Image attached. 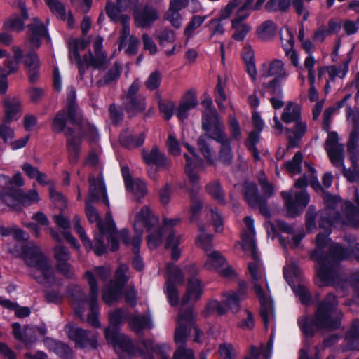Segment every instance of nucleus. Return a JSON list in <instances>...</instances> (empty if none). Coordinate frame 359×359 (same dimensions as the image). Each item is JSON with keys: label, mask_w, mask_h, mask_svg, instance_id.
<instances>
[{"label": "nucleus", "mask_w": 359, "mask_h": 359, "mask_svg": "<svg viewBox=\"0 0 359 359\" xmlns=\"http://www.w3.org/2000/svg\"><path fill=\"white\" fill-rule=\"evenodd\" d=\"M359 138V131L354 128L350 135V140L348 142V152L350 156V160L353 165H355L358 162V141Z\"/></svg>", "instance_id": "603ef678"}, {"label": "nucleus", "mask_w": 359, "mask_h": 359, "mask_svg": "<svg viewBox=\"0 0 359 359\" xmlns=\"http://www.w3.org/2000/svg\"><path fill=\"white\" fill-rule=\"evenodd\" d=\"M291 4H292L291 0H268L264 5V8L269 13H285Z\"/></svg>", "instance_id": "3c124183"}, {"label": "nucleus", "mask_w": 359, "mask_h": 359, "mask_svg": "<svg viewBox=\"0 0 359 359\" xmlns=\"http://www.w3.org/2000/svg\"><path fill=\"white\" fill-rule=\"evenodd\" d=\"M245 20V16L240 18L235 17L231 21V27L234 31L232 38L236 41H243L252 29L249 24L244 22Z\"/></svg>", "instance_id": "f704fd0d"}, {"label": "nucleus", "mask_w": 359, "mask_h": 359, "mask_svg": "<svg viewBox=\"0 0 359 359\" xmlns=\"http://www.w3.org/2000/svg\"><path fill=\"white\" fill-rule=\"evenodd\" d=\"M248 284L242 280L239 282L238 291H226L222 294V302L217 300L210 302L206 306L205 312L210 314L212 312H217L219 315H224L229 310L233 313H238L240 310V302L244 300L247 296Z\"/></svg>", "instance_id": "1a4fd4ad"}, {"label": "nucleus", "mask_w": 359, "mask_h": 359, "mask_svg": "<svg viewBox=\"0 0 359 359\" xmlns=\"http://www.w3.org/2000/svg\"><path fill=\"white\" fill-rule=\"evenodd\" d=\"M346 340L349 349H359V320L353 322Z\"/></svg>", "instance_id": "864d4df0"}, {"label": "nucleus", "mask_w": 359, "mask_h": 359, "mask_svg": "<svg viewBox=\"0 0 359 359\" xmlns=\"http://www.w3.org/2000/svg\"><path fill=\"white\" fill-rule=\"evenodd\" d=\"M221 144L218 159L224 165H229L233 160V151L231 146V139L227 136L216 140Z\"/></svg>", "instance_id": "4c0bfd02"}, {"label": "nucleus", "mask_w": 359, "mask_h": 359, "mask_svg": "<svg viewBox=\"0 0 359 359\" xmlns=\"http://www.w3.org/2000/svg\"><path fill=\"white\" fill-rule=\"evenodd\" d=\"M85 203L86 212L89 222L91 223L97 222V226L100 231L97 235H102L103 240L104 235H107L110 250L113 252L117 250L119 248L117 238L118 236H120V232L117 231L115 222L112 219L111 214L109 212L107 214V224L104 225L99 217L97 210L91 205L92 201L86 200Z\"/></svg>", "instance_id": "9d476101"}, {"label": "nucleus", "mask_w": 359, "mask_h": 359, "mask_svg": "<svg viewBox=\"0 0 359 359\" xmlns=\"http://www.w3.org/2000/svg\"><path fill=\"white\" fill-rule=\"evenodd\" d=\"M129 278V267L124 264H120L116 271L115 280L110 281L103 290V301L108 305L118 301L121 296L123 286Z\"/></svg>", "instance_id": "9b49d317"}, {"label": "nucleus", "mask_w": 359, "mask_h": 359, "mask_svg": "<svg viewBox=\"0 0 359 359\" xmlns=\"http://www.w3.org/2000/svg\"><path fill=\"white\" fill-rule=\"evenodd\" d=\"M184 146L194 156V158L191 159L187 154H184L187 160L185 165L186 174L191 183L197 184L199 181V176L195 170L201 165L202 161L196 155L195 149L193 147L190 146L188 143H184Z\"/></svg>", "instance_id": "b1692460"}, {"label": "nucleus", "mask_w": 359, "mask_h": 359, "mask_svg": "<svg viewBox=\"0 0 359 359\" xmlns=\"http://www.w3.org/2000/svg\"><path fill=\"white\" fill-rule=\"evenodd\" d=\"M19 7L21 11L22 18L17 15H13L8 18L4 24V27L6 29L15 31L18 32L23 30L25 27L24 20H27L29 15L24 2L20 1L19 2Z\"/></svg>", "instance_id": "2f4dec72"}, {"label": "nucleus", "mask_w": 359, "mask_h": 359, "mask_svg": "<svg viewBox=\"0 0 359 359\" xmlns=\"http://www.w3.org/2000/svg\"><path fill=\"white\" fill-rule=\"evenodd\" d=\"M67 121L73 126V127H70L73 130L75 129V126L73 125L69 119L68 116V111L61 110L58 111L52 121V130L55 133H61L65 130L66 123ZM69 127L67 128V129Z\"/></svg>", "instance_id": "de8ad7c7"}, {"label": "nucleus", "mask_w": 359, "mask_h": 359, "mask_svg": "<svg viewBox=\"0 0 359 359\" xmlns=\"http://www.w3.org/2000/svg\"><path fill=\"white\" fill-rule=\"evenodd\" d=\"M200 233L196 238V244L203 249L206 254L212 250V236L205 232V228L202 225L198 226Z\"/></svg>", "instance_id": "5fc2aeb1"}, {"label": "nucleus", "mask_w": 359, "mask_h": 359, "mask_svg": "<svg viewBox=\"0 0 359 359\" xmlns=\"http://www.w3.org/2000/svg\"><path fill=\"white\" fill-rule=\"evenodd\" d=\"M244 222L248 229L242 233V247L244 250L256 248L255 241V231L253 226L254 221L250 217H246L244 219Z\"/></svg>", "instance_id": "c9c22d12"}, {"label": "nucleus", "mask_w": 359, "mask_h": 359, "mask_svg": "<svg viewBox=\"0 0 359 359\" xmlns=\"http://www.w3.org/2000/svg\"><path fill=\"white\" fill-rule=\"evenodd\" d=\"M4 109V122L11 123L20 118L22 115V103L18 97L6 98L3 102Z\"/></svg>", "instance_id": "a878e982"}, {"label": "nucleus", "mask_w": 359, "mask_h": 359, "mask_svg": "<svg viewBox=\"0 0 359 359\" xmlns=\"http://www.w3.org/2000/svg\"><path fill=\"white\" fill-rule=\"evenodd\" d=\"M198 104V100L194 92L189 90L182 97L180 105L177 109V116L181 120L186 119L189 114V111L196 107Z\"/></svg>", "instance_id": "c85d7f7f"}, {"label": "nucleus", "mask_w": 359, "mask_h": 359, "mask_svg": "<svg viewBox=\"0 0 359 359\" xmlns=\"http://www.w3.org/2000/svg\"><path fill=\"white\" fill-rule=\"evenodd\" d=\"M162 80V74L159 71L152 72L144 82L146 88L149 90H154L157 89L161 84Z\"/></svg>", "instance_id": "338daca9"}, {"label": "nucleus", "mask_w": 359, "mask_h": 359, "mask_svg": "<svg viewBox=\"0 0 359 359\" xmlns=\"http://www.w3.org/2000/svg\"><path fill=\"white\" fill-rule=\"evenodd\" d=\"M302 161V154L301 152H297L292 159L287 162L285 165L288 172L291 175H297L300 172L301 163Z\"/></svg>", "instance_id": "0e129e2a"}, {"label": "nucleus", "mask_w": 359, "mask_h": 359, "mask_svg": "<svg viewBox=\"0 0 359 359\" xmlns=\"http://www.w3.org/2000/svg\"><path fill=\"white\" fill-rule=\"evenodd\" d=\"M103 39L97 36L93 42L94 55L89 53L83 56V62L88 66L95 69H100L107 62V55L102 51Z\"/></svg>", "instance_id": "412c9836"}, {"label": "nucleus", "mask_w": 359, "mask_h": 359, "mask_svg": "<svg viewBox=\"0 0 359 359\" xmlns=\"http://www.w3.org/2000/svg\"><path fill=\"white\" fill-rule=\"evenodd\" d=\"M48 346L51 351H53L62 358H72V351L66 344L59 341L50 340L48 342Z\"/></svg>", "instance_id": "8fccbe9b"}, {"label": "nucleus", "mask_w": 359, "mask_h": 359, "mask_svg": "<svg viewBox=\"0 0 359 359\" xmlns=\"http://www.w3.org/2000/svg\"><path fill=\"white\" fill-rule=\"evenodd\" d=\"M194 325V315L191 309L180 311L177 318V325L175 332V342L179 346H184L188 337V329Z\"/></svg>", "instance_id": "6ab92c4d"}, {"label": "nucleus", "mask_w": 359, "mask_h": 359, "mask_svg": "<svg viewBox=\"0 0 359 359\" xmlns=\"http://www.w3.org/2000/svg\"><path fill=\"white\" fill-rule=\"evenodd\" d=\"M283 272L285 280L290 285L294 283V279L297 280L301 276L300 271L294 264L286 265L283 269Z\"/></svg>", "instance_id": "69168bd1"}, {"label": "nucleus", "mask_w": 359, "mask_h": 359, "mask_svg": "<svg viewBox=\"0 0 359 359\" xmlns=\"http://www.w3.org/2000/svg\"><path fill=\"white\" fill-rule=\"evenodd\" d=\"M207 259L204 266L208 270L215 269L219 271L224 264L225 259L218 251L212 250L206 254Z\"/></svg>", "instance_id": "a18cd8bd"}, {"label": "nucleus", "mask_w": 359, "mask_h": 359, "mask_svg": "<svg viewBox=\"0 0 359 359\" xmlns=\"http://www.w3.org/2000/svg\"><path fill=\"white\" fill-rule=\"evenodd\" d=\"M301 111L302 107L299 104L290 102L283 109L281 119L286 124L297 122L302 120Z\"/></svg>", "instance_id": "473e14b6"}, {"label": "nucleus", "mask_w": 359, "mask_h": 359, "mask_svg": "<svg viewBox=\"0 0 359 359\" xmlns=\"http://www.w3.org/2000/svg\"><path fill=\"white\" fill-rule=\"evenodd\" d=\"M128 317V311L118 309L109 313L110 327L104 330L106 339L113 344L116 352L123 358L135 355L137 351L130 339L121 333L116 327L122 324Z\"/></svg>", "instance_id": "6e6552de"}, {"label": "nucleus", "mask_w": 359, "mask_h": 359, "mask_svg": "<svg viewBox=\"0 0 359 359\" xmlns=\"http://www.w3.org/2000/svg\"><path fill=\"white\" fill-rule=\"evenodd\" d=\"M266 0H257L254 4V0H242V2L237 6L238 7L236 18H240L245 16V20L250 16L251 11H259L263 6Z\"/></svg>", "instance_id": "e433bc0d"}, {"label": "nucleus", "mask_w": 359, "mask_h": 359, "mask_svg": "<svg viewBox=\"0 0 359 359\" xmlns=\"http://www.w3.org/2000/svg\"><path fill=\"white\" fill-rule=\"evenodd\" d=\"M325 148L332 163L335 167L341 168L344 175L348 180H351L352 173L344 166V146L339 143V137L336 132H330L328 133Z\"/></svg>", "instance_id": "f8f14e48"}, {"label": "nucleus", "mask_w": 359, "mask_h": 359, "mask_svg": "<svg viewBox=\"0 0 359 359\" xmlns=\"http://www.w3.org/2000/svg\"><path fill=\"white\" fill-rule=\"evenodd\" d=\"M28 39L25 43V46L29 49H37L41 46L42 39L48 37V32L44 25L35 18L28 26Z\"/></svg>", "instance_id": "dca6fc26"}, {"label": "nucleus", "mask_w": 359, "mask_h": 359, "mask_svg": "<svg viewBox=\"0 0 359 359\" xmlns=\"http://www.w3.org/2000/svg\"><path fill=\"white\" fill-rule=\"evenodd\" d=\"M85 278L87 279L88 284L90 287L88 297H86L85 292L79 285H71L69 287V294L72 298L71 304L76 314L79 318H83L86 304V302H88L90 313L88 316V322L94 327H100L101 323L98 319V285L95 276L90 271H87L85 273Z\"/></svg>", "instance_id": "0eeeda50"}, {"label": "nucleus", "mask_w": 359, "mask_h": 359, "mask_svg": "<svg viewBox=\"0 0 359 359\" xmlns=\"http://www.w3.org/2000/svg\"><path fill=\"white\" fill-rule=\"evenodd\" d=\"M133 226L135 236L132 241L130 240L126 229L120 231V238L126 245H133V251L135 255L139 252L144 229L149 231L147 243L149 248H155L161 243L163 229L158 226V218L152 215L148 206H143L136 215Z\"/></svg>", "instance_id": "7ed1b4c3"}, {"label": "nucleus", "mask_w": 359, "mask_h": 359, "mask_svg": "<svg viewBox=\"0 0 359 359\" xmlns=\"http://www.w3.org/2000/svg\"><path fill=\"white\" fill-rule=\"evenodd\" d=\"M277 25L271 20L263 22L257 29L256 33L262 40H269L276 34Z\"/></svg>", "instance_id": "c03bdc74"}, {"label": "nucleus", "mask_w": 359, "mask_h": 359, "mask_svg": "<svg viewBox=\"0 0 359 359\" xmlns=\"http://www.w3.org/2000/svg\"><path fill=\"white\" fill-rule=\"evenodd\" d=\"M252 255V260L248 263V273L253 285V289L260 302V314L267 328L269 323L274 320V308L271 297L264 290L263 285L268 288L265 271L260 261L257 249H248Z\"/></svg>", "instance_id": "423d86ee"}, {"label": "nucleus", "mask_w": 359, "mask_h": 359, "mask_svg": "<svg viewBox=\"0 0 359 359\" xmlns=\"http://www.w3.org/2000/svg\"><path fill=\"white\" fill-rule=\"evenodd\" d=\"M292 128H287V138L290 147L297 146L298 141L304 135L307 130L306 123L300 120L294 123Z\"/></svg>", "instance_id": "58836bf2"}, {"label": "nucleus", "mask_w": 359, "mask_h": 359, "mask_svg": "<svg viewBox=\"0 0 359 359\" xmlns=\"http://www.w3.org/2000/svg\"><path fill=\"white\" fill-rule=\"evenodd\" d=\"M53 220L58 227L64 230L62 232L63 237L76 248H79V245H78L76 240L69 231V229L70 227L69 220L62 215H54Z\"/></svg>", "instance_id": "37998d69"}, {"label": "nucleus", "mask_w": 359, "mask_h": 359, "mask_svg": "<svg viewBox=\"0 0 359 359\" xmlns=\"http://www.w3.org/2000/svg\"><path fill=\"white\" fill-rule=\"evenodd\" d=\"M208 218L212 221V225L215 226V231L222 232L224 230L223 217L216 208H210L209 212L207 214Z\"/></svg>", "instance_id": "e2e57ef3"}, {"label": "nucleus", "mask_w": 359, "mask_h": 359, "mask_svg": "<svg viewBox=\"0 0 359 359\" xmlns=\"http://www.w3.org/2000/svg\"><path fill=\"white\" fill-rule=\"evenodd\" d=\"M340 224L343 225L344 222L333 208H327L321 214L319 222L320 232L316 236V249L311 254L312 258L317 262L316 283L320 287L336 283L338 278L337 260L348 259L353 256L359 262V244L354 245L351 252L338 244H333L330 247L329 255L323 254V249L329 241L327 236L331 233L332 226Z\"/></svg>", "instance_id": "f257e3e1"}, {"label": "nucleus", "mask_w": 359, "mask_h": 359, "mask_svg": "<svg viewBox=\"0 0 359 359\" xmlns=\"http://www.w3.org/2000/svg\"><path fill=\"white\" fill-rule=\"evenodd\" d=\"M167 272L169 275V278L167 281H170L171 284L182 285L184 282V276L177 266L168 263L167 264Z\"/></svg>", "instance_id": "13d9d810"}, {"label": "nucleus", "mask_w": 359, "mask_h": 359, "mask_svg": "<svg viewBox=\"0 0 359 359\" xmlns=\"http://www.w3.org/2000/svg\"><path fill=\"white\" fill-rule=\"evenodd\" d=\"M25 65L28 69L29 78L31 82H35L39 77V59L35 53L26 55Z\"/></svg>", "instance_id": "a19ab883"}, {"label": "nucleus", "mask_w": 359, "mask_h": 359, "mask_svg": "<svg viewBox=\"0 0 359 359\" xmlns=\"http://www.w3.org/2000/svg\"><path fill=\"white\" fill-rule=\"evenodd\" d=\"M75 100L76 90L70 86L67 89V110L70 121L75 126L76 130L69 128L65 131V135L67 139L69 161L72 164H76L79 160L81 137L85 135L86 129L88 127L81 111L75 104Z\"/></svg>", "instance_id": "39448f33"}, {"label": "nucleus", "mask_w": 359, "mask_h": 359, "mask_svg": "<svg viewBox=\"0 0 359 359\" xmlns=\"http://www.w3.org/2000/svg\"><path fill=\"white\" fill-rule=\"evenodd\" d=\"M202 293L203 286L201 281L196 277L189 278L186 292L182 297V304L198 301L201 298Z\"/></svg>", "instance_id": "cd10ccee"}, {"label": "nucleus", "mask_w": 359, "mask_h": 359, "mask_svg": "<svg viewBox=\"0 0 359 359\" xmlns=\"http://www.w3.org/2000/svg\"><path fill=\"white\" fill-rule=\"evenodd\" d=\"M124 107L126 112L131 116L142 112L145 109L144 98L140 95L126 98Z\"/></svg>", "instance_id": "79ce46f5"}, {"label": "nucleus", "mask_w": 359, "mask_h": 359, "mask_svg": "<svg viewBox=\"0 0 359 359\" xmlns=\"http://www.w3.org/2000/svg\"><path fill=\"white\" fill-rule=\"evenodd\" d=\"M158 107L161 113L166 120H169L173 115L175 104L170 100H160Z\"/></svg>", "instance_id": "774afa93"}, {"label": "nucleus", "mask_w": 359, "mask_h": 359, "mask_svg": "<svg viewBox=\"0 0 359 359\" xmlns=\"http://www.w3.org/2000/svg\"><path fill=\"white\" fill-rule=\"evenodd\" d=\"M74 228L87 250H93L97 256H100L107 252V246L104 244L102 235H95L94 243H93L81 226L80 217L78 215L74 217Z\"/></svg>", "instance_id": "4468645a"}, {"label": "nucleus", "mask_w": 359, "mask_h": 359, "mask_svg": "<svg viewBox=\"0 0 359 359\" xmlns=\"http://www.w3.org/2000/svg\"><path fill=\"white\" fill-rule=\"evenodd\" d=\"M145 135L144 133L136 135L133 130H124L119 137L121 144L128 149H132L142 145L144 143Z\"/></svg>", "instance_id": "72a5a7b5"}, {"label": "nucleus", "mask_w": 359, "mask_h": 359, "mask_svg": "<svg viewBox=\"0 0 359 359\" xmlns=\"http://www.w3.org/2000/svg\"><path fill=\"white\" fill-rule=\"evenodd\" d=\"M18 198L20 199V205L23 206H28L39 200V196L37 191L34 189L29 191L25 194L22 190L18 189Z\"/></svg>", "instance_id": "680f3d73"}, {"label": "nucleus", "mask_w": 359, "mask_h": 359, "mask_svg": "<svg viewBox=\"0 0 359 359\" xmlns=\"http://www.w3.org/2000/svg\"><path fill=\"white\" fill-rule=\"evenodd\" d=\"M206 191L218 203L222 205L225 203L224 191L217 181L208 184Z\"/></svg>", "instance_id": "6e6d98bb"}, {"label": "nucleus", "mask_w": 359, "mask_h": 359, "mask_svg": "<svg viewBox=\"0 0 359 359\" xmlns=\"http://www.w3.org/2000/svg\"><path fill=\"white\" fill-rule=\"evenodd\" d=\"M89 192L86 200L89 201H103L107 206H109V201L107 194L106 187L102 177L95 178L93 175L89 177Z\"/></svg>", "instance_id": "aec40b11"}, {"label": "nucleus", "mask_w": 359, "mask_h": 359, "mask_svg": "<svg viewBox=\"0 0 359 359\" xmlns=\"http://www.w3.org/2000/svg\"><path fill=\"white\" fill-rule=\"evenodd\" d=\"M243 193L248 204L252 207H257L262 199L259 195L257 186L252 182H245L243 186Z\"/></svg>", "instance_id": "49530a36"}, {"label": "nucleus", "mask_w": 359, "mask_h": 359, "mask_svg": "<svg viewBox=\"0 0 359 359\" xmlns=\"http://www.w3.org/2000/svg\"><path fill=\"white\" fill-rule=\"evenodd\" d=\"M134 1L135 0H118L117 6L113 4L108 3L106 6L107 15L111 20L118 22L122 25V18L128 16L121 14V12L127 9Z\"/></svg>", "instance_id": "7c9ffc66"}, {"label": "nucleus", "mask_w": 359, "mask_h": 359, "mask_svg": "<svg viewBox=\"0 0 359 359\" xmlns=\"http://www.w3.org/2000/svg\"><path fill=\"white\" fill-rule=\"evenodd\" d=\"M338 302L333 294H329L316 311L310 323L306 316L298 320V325L306 335H313L316 330H332L341 325L342 312L337 308Z\"/></svg>", "instance_id": "20e7f679"}, {"label": "nucleus", "mask_w": 359, "mask_h": 359, "mask_svg": "<svg viewBox=\"0 0 359 359\" xmlns=\"http://www.w3.org/2000/svg\"><path fill=\"white\" fill-rule=\"evenodd\" d=\"M128 323L130 328L137 333L153 327L150 315H134L129 318Z\"/></svg>", "instance_id": "ea45409f"}, {"label": "nucleus", "mask_w": 359, "mask_h": 359, "mask_svg": "<svg viewBox=\"0 0 359 359\" xmlns=\"http://www.w3.org/2000/svg\"><path fill=\"white\" fill-rule=\"evenodd\" d=\"M348 72V61L344 62L343 64L337 67L331 65L327 67V72L329 76V80L327 81L325 88H328L329 82L333 81L337 77L343 79L346 76Z\"/></svg>", "instance_id": "09e8293b"}, {"label": "nucleus", "mask_w": 359, "mask_h": 359, "mask_svg": "<svg viewBox=\"0 0 359 359\" xmlns=\"http://www.w3.org/2000/svg\"><path fill=\"white\" fill-rule=\"evenodd\" d=\"M201 126L205 135L215 141L227 136L224 126L215 109H206L202 115Z\"/></svg>", "instance_id": "ddd939ff"}, {"label": "nucleus", "mask_w": 359, "mask_h": 359, "mask_svg": "<svg viewBox=\"0 0 359 359\" xmlns=\"http://www.w3.org/2000/svg\"><path fill=\"white\" fill-rule=\"evenodd\" d=\"M50 11L60 20H66V10L65 5L59 0H45Z\"/></svg>", "instance_id": "bf43d9fd"}, {"label": "nucleus", "mask_w": 359, "mask_h": 359, "mask_svg": "<svg viewBox=\"0 0 359 359\" xmlns=\"http://www.w3.org/2000/svg\"><path fill=\"white\" fill-rule=\"evenodd\" d=\"M8 252L15 257H20L27 266L32 269L31 276L37 283L45 285L55 281L50 259L35 243L16 245L9 248Z\"/></svg>", "instance_id": "f03ea898"}, {"label": "nucleus", "mask_w": 359, "mask_h": 359, "mask_svg": "<svg viewBox=\"0 0 359 359\" xmlns=\"http://www.w3.org/2000/svg\"><path fill=\"white\" fill-rule=\"evenodd\" d=\"M281 195L285 201L287 214L290 217L298 215L309 202V196L305 191L295 193V201H293L292 191H283Z\"/></svg>", "instance_id": "2eb2a0df"}, {"label": "nucleus", "mask_w": 359, "mask_h": 359, "mask_svg": "<svg viewBox=\"0 0 359 359\" xmlns=\"http://www.w3.org/2000/svg\"><path fill=\"white\" fill-rule=\"evenodd\" d=\"M209 137L206 135H201L198 139V147L202 155L210 162V164L214 163L212 158V152L209 147L208 139Z\"/></svg>", "instance_id": "052dcab7"}, {"label": "nucleus", "mask_w": 359, "mask_h": 359, "mask_svg": "<svg viewBox=\"0 0 359 359\" xmlns=\"http://www.w3.org/2000/svg\"><path fill=\"white\" fill-rule=\"evenodd\" d=\"M159 18V13L154 8L146 6L136 9L134 12L135 23L139 27H149Z\"/></svg>", "instance_id": "5701e85b"}, {"label": "nucleus", "mask_w": 359, "mask_h": 359, "mask_svg": "<svg viewBox=\"0 0 359 359\" xmlns=\"http://www.w3.org/2000/svg\"><path fill=\"white\" fill-rule=\"evenodd\" d=\"M66 332L69 339L74 341L76 345L82 348L88 345L95 347V339L94 336H90L89 332L86 330L68 325L66 327Z\"/></svg>", "instance_id": "393cba45"}, {"label": "nucleus", "mask_w": 359, "mask_h": 359, "mask_svg": "<svg viewBox=\"0 0 359 359\" xmlns=\"http://www.w3.org/2000/svg\"><path fill=\"white\" fill-rule=\"evenodd\" d=\"M121 67L115 62L114 66L108 70L104 79L97 82V85L101 87L116 81L121 75Z\"/></svg>", "instance_id": "4d7b16f0"}, {"label": "nucleus", "mask_w": 359, "mask_h": 359, "mask_svg": "<svg viewBox=\"0 0 359 359\" xmlns=\"http://www.w3.org/2000/svg\"><path fill=\"white\" fill-rule=\"evenodd\" d=\"M241 2L242 0H229L228 4L220 10L219 18L212 19L209 22L208 26L211 31V38L215 35H222L224 33L222 21L229 18Z\"/></svg>", "instance_id": "f3484780"}, {"label": "nucleus", "mask_w": 359, "mask_h": 359, "mask_svg": "<svg viewBox=\"0 0 359 359\" xmlns=\"http://www.w3.org/2000/svg\"><path fill=\"white\" fill-rule=\"evenodd\" d=\"M282 46L285 55L290 59L292 64L297 67L299 65V57L294 49V36L290 29L280 32V34Z\"/></svg>", "instance_id": "bb28decb"}, {"label": "nucleus", "mask_w": 359, "mask_h": 359, "mask_svg": "<svg viewBox=\"0 0 359 359\" xmlns=\"http://www.w3.org/2000/svg\"><path fill=\"white\" fill-rule=\"evenodd\" d=\"M142 158L147 165L154 164L158 168H166L169 165L168 158L156 147H154L150 151L142 150Z\"/></svg>", "instance_id": "c756f323"}, {"label": "nucleus", "mask_w": 359, "mask_h": 359, "mask_svg": "<svg viewBox=\"0 0 359 359\" xmlns=\"http://www.w3.org/2000/svg\"><path fill=\"white\" fill-rule=\"evenodd\" d=\"M260 75L264 78L274 76L272 80L273 83H276L287 79L290 74L286 70L284 62L280 60L275 59L262 65Z\"/></svg>", "instance_id": "a211bd4d"}, {"label": "nucleus", "mask_w": 359, "mask_h": 359, "mask_svg": "<svg viewBox=\"0 0 359 359\" xmlns=\"http://www.w3.org/2000/svg\"><path fill=\"white\" fill-rule=\"evenodd\" d=\"M129 17L122 18V32L120 37V48L126 47V53L128 55H135L137 53L139 40L130 34Z\"/></svg>", "instance_id": "4be33fe9"}]
</instances>
